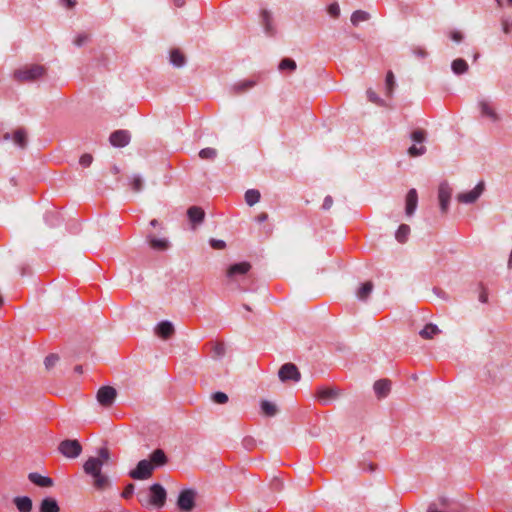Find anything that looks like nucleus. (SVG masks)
<instances>
[{
  "instance_id": "obj_49",
  "label": "nucleus",
  "mask_w": 512,
  "mask_h": 512,
  "mask_svg": "<svg viewBox=\"0 0 512 512\" xmlns=\"http://www.w3.org/2000/svg\"><path fill=\"white\" fill-rule=\"evenodd\" d=\"M333 205V198L331 196H326L324 201H323V205H322V208L324 210H329Z\"/></svg>"
},
{
  "instance_id": "obj_43",
  "label": "nucleus",
  "mask_w": 512,
  "mask_h": 512,
  "mask_svg": "<svg viewBox=\"0 0 512 512\" xmlns=\"http://www.w3.org/2000/svg\"><path fill=\"white\" fill-rule=\"evenodd\" d=\"M328 13L332 16V17H338L339 14H340V8H339V5L337 3H332L331 5H329L328 7Z\"/></svg>"
},
{
  "instance_id": "obj_27",
  "label": "nucleus",
  "mask_w": 512,
  "mask_h": 512,
  "mask_svg": "<svg viewBox=\"0 0 512 512\" xmlns=\"http://www.w3.org/2000/svg\"><path fill=\"white\" fill-rule=\"evenodd\" d=\"M410 234V227L406 224H401L395 233V238L399 243H405Z\"/></svg>"
},
{
  "instance_id": "obj_28",
  "label": "nucleus",
  "mask_w": 512,
  "mask_h": 512,
  "mask_svg": "<svg viewBox=\"0 0 512 512\" xmlns=\"http://www.w3.org/2000/svg\"><path fill=\"white\" fill-rule=\"evenodd\" d=\"M451 68L457 75L463 74L468 70V64L464 59L458 58L452 62Z\"/></svg>"
},
{
  "instance_id": "obj_13",
  "label": "nucleus",
  "mask_w": 512,
  "mask_h": 512,
  "mask_svg": "<svg viewBox=\"0 0 512 512\" xmlns=\"http://www.w3.org/2000/svg\"><path fill=\"white\" fill-rule=\"evenodd\" d=\"M28 479L34 485L39 486V487H43V488L52 487L53 484H54L52 478H50L48 476H43V475H41V474H39L37 472L29 473Z\"/></svg>"
},
{
  "instance_id": "obj_3",
  "label": "nucleus",
  "mask_w": 512,
  "mask_h": 512,
  "mask_svg": "<svg viewBox=\"0 0 512 512\" xmlns=\"http://www.w3.org/2000/svg\"><path fill=\"white\" fill-rule=\"evenodd\" d=\"M45 74V68L41 65H25L14 72V78L19 82H30L41 78Z\"/></svg>"
},
{
  "instance_id": "obj_12",
  "label": "nucleus",
  "mask_w": 512,
  "mask_h": 512,
  "mask_svg": "<svg viewBox=\"0 0 512 512\" xmlns=\"http://www.w3.org/2000/svg\"><path fill=\"white\" fill-rule=\"evenodd\" d=\"M130 141V134L125 130H118L110 135V143L115 147H124Z\"/></svg>"
},
{
  "instance_id": "obj_62",
  "label": "nucleus",
  "mask_w": 512,
  "mask_h": 512,
  "mask_svg": "<svg viewBox=\"0 0 512 512\" xmlns=\"http://www.w3.org/2000/svg\"><path fill=\"white\" fill-rule=\"evenodd\" d=\"M3 304V298L2 296L0 295V306Z\"/></svg>"
},
{
  "instance_id": "obj_24",
  "label": "nucleus",
  "mask_w": 512,
  "mask_h": 512,
  "mask_svg": "<svg viewBox=\"0 0 512 512\" xmlns=\"http://www.w3.org/2000/svg\"><path fill=\"white\" fill-rule=\"evenodd\" d=\"M149 461L154 465L155 468L156 466L164 465L167 462V458L161 449H157L152 452Z\"/></svg>"
},
{
  "instance_id": "obj_56",
  "label": "nucleus",
  "mask_w": 512,
  "mask_h": 512,
  "mask_svg": "<svg viewBox=\"0 0 512 512\" xmlns=\"http://www.w3.org/2000/svg\"><path fill=\"white\" fill-rule=\"evenodd\" d=\"M150 225L152 227H156L158 225V221L156 219H153V220L150 221Z\"/></svg>"
},
{
  "instance_id": "obj_2",
  "label": "nucleus",
  "mask_w": 512,
  "mask_h": 512,
  "mask_svg": "<svg viewBox=\"0 0 512 512\" xmlns=\"http://www.w3.org/2000/svg\"><path fill=\"white\" fill-rule=\"evenodd\" d=\"M166 497L167 493L163 486L155 483L151 485L148 494L142 492L138 494V501L142 506L161 508L165 504Z\"/></svg>"
},
{
  "instance_id": "obj_55",
  "label": "nucleus",
  "mask_w": 512,
  "mask_h": 512,
  "mask_svg": "<svg viewBox=\"0 0 512 512\" xmlns=\"http://www.w3.org/2000/svg\"><path fill=\"white\" fill-rule=\"evenodd\" d=\"M175 5L178 7H181L184 5V1L183 0H175Z\"/></svg>"
},
{
  "instance_id": "obj_57",
  "label": "nucleus",
  "mask_w": 512,
  "mask_h": 512,
  "mask_svg": "<svg viewBox=\"0 0 512 512\" xmlns=\"http://www.w3.org/2000/svg\"><path fill=\"white\" fill-rule=\"evenodd\" d=\"M417 53H418V55L420 57H425V55H426V52L424 50H421V49L419 51H417Z\"/></svg>"
},
{
  "instance_id": "obj_47",
  "label": "nucleus",
  "mask_w": 512,
  "mask_h": 512,
  "mask_svg": "<svg viewBox=\"0 0 512 512\" xmlns=\"http://www.w3.org/2000/svg\"><path fill=\"white\" fill-rule=\"evenodd\" d=\"M88 40V36L86 34H79L75 39H74V44L76 46H82L84 43H86Z\"/></svg>"
},
{
  "instance_id": "obj_42",
  "label": "nucleus",
  "mask_w": 512,
  "mask_h": 512,
  "mask_svg": "<svg viewBox=\"0 0 512 512\" xmlns=\"http://www.w3.org/2000/svg\"><path fill=\"white\" fill-rule=\"evenodd\" d=\"M92 161H93V158H92V156L90 154H84L79 159V163L83 167L90 166Z\"/></svg>"
},
{
  "instance_id": "obj_22",
  "label": "nucleus",
  "mask_w": 512,
  "mask_h": 512,
  "mask_svg": "<svg viewBox=\"0 0 512 512\" xmlns=\"http://www.w3.org/2000/svg\"><path fill=\"white\" fill-rule=\"evenodd\" d=\"M14 503L20 512H30L32 510V500L27 497H16Z\"/></svg>"
},
{
  "instance_id": "obj_40",
  "label": "nucleus",
  "mask_w": 512,
  "mask_h": 512,
  "mask_svg": "<svg viewBox=\"0 0 512 512\" xmlns=\"http://www.w3.org/2000/svg\"><path fill=\"white\" fill-rule=\"evenodd\" d=\"M426 151V148L425 146L421 145V146H416V145H412L409 150H408V153L410 156L412 157H416V156H420V155H423Z\"/></svg>"
},
{
  "instance_id": "obj_51",
  "label": "nucleus",
  "mask_w": 512,
  "mask_h": 512,
  "mask_svg": "<svg viewBox=\"0 0 512 512\" xmlns=\"http://www.w3.org/2000/svg\"><path fill=\"white\" fill-rule=\"evenodd\" d=\"M267 219H268V214H267V213H265V212L260 213V214H259V215H257V217H256V220H257L258 222H260V223H261V222L266 221Z\"/></svg>"
},
{
  "instance_id": "obj_5",
  "label": "nucleus",
  "mask_w": 512,
  "mask_h": 512,
  "mask_svg": "<svg viewBox=\"0 0 512 512\" xmlns=\"http://www.w3.org/2000/svg\"><path fill=\"white\" fill-rule=\"evenodd\" d=\"M196 492L192 489H185L180 492L177 499V506L184 512H190L195 507Z\"/></svg>"
},
{
  "instance_id": "obj_14",
  "label": "nucleus",
  "mask_w": 512,
  "mask_h": 512,
  "mask_svg": "<svg viewBox=\"0 0 512 512\" xmlns=\"http://www.w3.org/2000/svg\"><path fill=\"white\" fill-rule=\"evenodd\" d=\"M418 203V195L416 189L412 188L408 191L406 195V207L405 212L408 216L413 215L417 208Z\"/></svg>"
},
{
  "instance_id": "obj_4",
  "label": "nucleus",
  "mask_w": 512,
  "mask_h": 512,
  "mask_svg": "<svg viewBox=\"0 0 512 512\" xmlns=\"http://www.w3.org/2000/svg\"><path fill=\"white\" fill-rule=\"evenodd\" d=\"M154 465L147 459L139 461L136 468L129 472V476L136 480H145L151 477Z\"/></svg>"
},
{
  "instance_id": "obj_39",
  "label": "nucleus",
  "mask_w": 512,
  "mask_h": 512,
  "mask_svg": "<svg viewBox=\"0 0 512 512\" xmlns=\"http://www.w3.org/2000/svg\"><path fill=\"white\" fill-rule=\"evenodd\" d=\"M411 138L414 142L422 143L426 138V132L422 129H417L412 132Z\"/></svg>"
},
{
  "instance_id": "obj_38",
  "label": "nucleus",
  "mask_w": 512,
  "mask_h": 512,
  "mask_svg": "<svg viewBox=\"0 0 512 512\" xmlns=\"http://www.w3.org/2000/svg\"><path fill=\"white\" fill-rule=\"evenodd\" d=\"M394 85H395V80H394V75L391 71H389L386 75V90H387V95H391L392 94V91H393V88H394Z\"/></svg>"
},
{
  "instance_id": "obj_37",
  "label": "nucleus",
  "mask_w": 512,
  "mask_h": 512,
  "mask_svg": "<svg viewBox=\"0 0 512 512\" xmlns=\"http://www.w3.org/2000/svg\"><path fill=\"white\" fill-rule=\"evenodd\" d=\"M296 69V62L290 58L283 59L279 64V70H289L294 71Z\"/></svg>"
},
{
  "instance_id": "obj_6",
  "label": "nucleus",
  "mask_w": 512,
  "mask_h": 512,
  "mask_svg": "<svg viewBox=\"0 0 512 512\" xmlns=\"http://www.w3.org/2000/svg\"><path fill=\"white\" fill-rule=\"evenodd\" d=\"M278 376L282 382H298L301 379V374L297 366L293 363H285L282 365L279 369Z\"/></svg>"
},
{
  "instance_id": "obj_36",
  "label": "nucleus",
  "mask_w": 512,
  "mask_h": 512,
  "mask_svg": "<svg viewBox=\"0 0 512 512\" xmlns=\"http://www.w3.org/2000/svg\"><path fill=\"white\" fill-rule=\"evenodd\" d=\"M131 189L135 192H139L143 188V179L140 175H133L130 180Z\"/></svg>"
},
{
  "instance_id": "obj_26",
  "label": "nucleus",
  "mask_w": 512,
  "mask_h": 512,
  "mask_svg": "<svg viewBox=\"0 0 512 512\" xmlns=\"http://www.w3.org/2000/svg\"><path fill=\"white\" fill-rule=\"evenodd\" d=\"M170 62L176 67H181L185 64V56L179 49H173L170 52Z\"/></svg>"
},
{
  "instance_id": "obj_10",
  "label": "nucleus",
  "mask_w": 512,
  "mask_h": 512,
  "mask_svg": "<svg viewBox=\"0 0 512 512\" xmlns=\"http://www.w3.org/2000/svg\"><path fill=\"white\" fill-rule=\"evenodd\" d=\"M438 198L440 202V207L443 212L448 210L450 198H451V188L447 183H442L438 189Z\"/></svg>"
},
{
  "instance_id": "obj_50",
  "label": "nucleus",
  "mask_w": 512,
  "mask_h": 512,
  "mask_svg": "<svg viewBox=\"0 0 512 512\" xmlns=\"http://www.w3.org/2000/svg\"><path fill=\"white\" fill-rule=\"evenodd\" d=\"M451 39L456 41V42H459L462 40V34L461 32L459 31H454L451 33Z\"/></svg>"
},
{
  "instance_id": "obj_44",
  "label": "nucleus",
  "mask_w": 512,
  "mask_h": 512,
  "mask_svg": "<svg viewBox=\"0 0 512 512\" xmlns=\"http://www.w3.org/2000/svg\"><path fill=\"white\" fill-rule=\"evenodd\" d=\"M57 361H58L57 355L51 354V355L47 356L45 359L46 368L49 369V368L53 367Z\"/></svg>"
},
{
  "instance_id": "obj_16",
  "label": "nucleus",
  "mask_w": 512,
  "mask_h": 512,
  "mask_svg": "<svg viewBox=\"0 0 512 512\" xmlns=\"http://www.w3.org/2000/svg\"><path fill=\"white\" fill-rule=\"evenodd\" d=\"M155 332L159 337L163 339H168L173 335L174 327L171 322L162 321L157 325Z\"/></svg>"
},
{
  "instance_id": "obj_45",
  "label": "nucleus",
  "mask_w": 512,
  "mask_h": 512,
  "mask_svg": "<svg viewBox=\"0 0 512 512\" xmlns=\"http://www.w3.org/2000/svg\"><path fill=\"white\" fill-rule=\"evenodd\" d=\"M133 493H134V485L128 484L122 492V497L125 499H128L133 495Z\"/></svg>"
},
{
  "instance_id": "obj_25",
  "label": "nucleus",
  "mask_w": 512,
  "mask_h": 512,
  "mask_svg": "<svg viewBox=\"0 0 512 512\" xmlns=\"http://www.w3.org/2000/svg\"><path fill=\"white\" fill-rule=\"evenodd\" d=\"M440 333L439 328L434 324H427L420 332L419 335L423 339H432L434 336Z\"/></svg>"
},
{
  "instance_id": "obj_60",
  "label": "nucleus",
  "mask_w": 512,
  "mask_h": 512,
  "mask_svg": "<svg viewBox=\"0 0 512 512\" xmlns=\"http://www.w3.org/2000/svg\"><path fill=\"white\" fill-rule=\"evenodd\" d=\"M222 349H223L222 347H217V352H218V353H221V352H222Z\"/></svg>"
},
{
  "instance_id": "obj_7",
  "label": "nucleus",
  "mask_w": 512,
  "mask_h": 512,
  "mask_svg": "<svg viewBox=\"0 0 512 512\" xmlns=\"http://www.w3.org/2000/svg\"><path fill=\"white\" fill-rule=\"evenodd\" d=\"M59 451L67 458H76L81 454L82 447L77 440H64L59 444Z\"/></svg>"
},
{
  "instance_id": "obj_61",
  "label": "nucleus",
  "mask_w": 512,
  "mask_h": 512,
  "mask_svg": "<svg viewBox=\"0 0 512 512\" xmlns=\"http://www.w3.org/2000/svg\"><path fill=\"white\" fill-rule=\"evenodd\" d=\"M478 57H479V54H478V53H476V54L474 55V60H477V58H478Z\"/></svg>"
},
{
  "instance_id": "obj_34",
  "label": "nucleus",
  "mask_w": 512,
  "mask_h": 512,
  "mask_svg": "<svg viewBox=\"0 0 512 512\" xmlns=\"http://www.w3.org/2000/svg\"><path fill=\"white\" fill-rule=\"evenodd\" d=\"M217 156V151L214 148H204L199 152V157L204 160H213Z\"/></svg>"
},
{
  "instance_id": "obj_20",
  "label": "nucleus",
  "mask_w": 512,
  "mask_h": 512,
  "mask_svg": "<svg viewBox=\"0 0 512 512\" xmlns=\"http://www.w3.org/2000/svg\"><path fill=\"white\" fill-rule=\"evenodd\" d=\"M187 215L192 223L198 224L203 221L205 213L202 208L192 206L188 209Z\"/></svg>"
},
{
  "instance_id": "obj_54",
  "label": "nucleus",
  "mask_w": 512,
  "mask_h": 512,
  "mask_svg": "<svg viewBox=\"0 0 512 512\" xmlns=\"http://www.w3.org/2000/svg\"><path fill=\"white\" fill-rule=\"evenodd\" d=\"M503 31L505 33H508L509 32V27H508V23L507 22H503Z\"/></svg>"
},
{
  "instance_id": "obj_53",
  "label": "nucleus",
  "mask_w": 512,
  "mask_h": 512,
  "mask_svg": "<svg viewBox=\"0 0 512 512\" xmlns=\"http://www.w3.org/2000/svg\"><path fill=\"white\" fill-rule=\"evenodd\" d=\"M480 301L483 303L487 302V294L485 292L480 294Z\"/></svg>"
},
{
  "instance_id": "obj_23",
  "label": "nucleus",
  "mask_w": 512,
  "mask_h": 512,
  "mask_svg": "<svg viewBox=\"0 0 512 512\" xmlns=\"http://www.w3.org/2000/svg\"><path fill=\"white\" fill-rule=\"evenodd\" d=\"M373 290V283L367 281L363 283L356 292V296L361 301H366Z\"/></svg>"
},
{
  "instance_id": "obj_46",
  "label": "nucleus",
  "mask_w": 512,
  "mask_h": 512,
  "mask_svg": "<svg viewBox=\"0 0 512 512\" xmlns=\"http://www.w3.org/2000/svg\"><path fill=\"white\" fill-rule=\"evenodd\" d=\"M210 245L212 248L218 249V250L223 249L226 246L225 242L223 240H217V239H211Z\"/></svg>"
},
{
  "instance_id": "obj_33",
  "label": "nucleus",
  "mask_w": 512,
  "mask_h": 512,
  "mask_svg": "<svg viewBox=\"0 0 512 512\" xmlns=\"http://www.w3.org/2000/svg\"><path fill=\"white\" fill-rule=\"evenodd\" d=\"M261 410L266 416H274L277 412L276 405L272 402L264 400L261 402Z\"/></svg>"
},
{
  "instance_id": "obj_29",
  "label": "nucleus",
  "mask_w": 512,
  "mask_h": 512,
  "mask_svg": "<svg viewBox=\"0 0 512 512\" xmlns=\"http://www.w3.org/2000/svg\"><path fill=\"white\" fill-rule=\"evenodd\" d=\"M12 139L16 145H18L21 148H24L27 143V134H26L25 130L17 129L13 133Z\"/></svg>"
},
{
  "instance_id": "obj_31",
  "label": "nucleus",
  "mask_w": 512,
  "mask_h": 512,
  "mask_svg": "<svg viewBox=\"0 0 512 512\" xmlns=\"http://www.w3.org/2000/svg\"><path fill=\"white\" fill-rule=\"evenodd\" d=\"M260 192L256 189H249L245 193V201L249 206H253L260 200Z\"/></svg>"
},
{
  "instance_id": "obj_30",
  "label": "nucleus",
  "mask_w": 512,
  "mask_h": 512,
  "mask_svg": "<svg viewBox=\"0 0 512 512\" xmlns=\"http://www.w3.org/2000/svg\"><path fill=\"white\" fill-rule=\"evenodd\" d=\"M370 15L368 12L363 10H357L351 15V23L357 26L359 23L369 20Z\"/></svg>"
},
{
  "instance_id": "obj_59",
  "label": "nucleus",
  "mask_w": 512,
  "mask_h": 512,
  "mask_svg": "<svg viewBox=\"0 0 512 512\" xmlns=\"http://www.w3.org/2000/svg\"><path fill=\"white\" fill-rule=\"evenodd\" d=\"M508 6L512 7V0H506Z\"/></svg>"
},
{
  "instance_id": "obj_17",
  "label": "nucleus",
  "mask_w": 512,
  "mask_h": 512,
  "mask_svg": "<svg viewBox=\"0 0 512 512\" xmlns=\"http://www.w3.org/2000/svg\"><path fill=\"white\" fill-rule=\"evenodd\" d=\"M391 389V382L387 379H381L374 383L375 394L380 397H386Z\"/></svg>"
},
{
  "instance_id": "obj_32",
  "label": "nucleus",
  "mask_w": 512,
  "mask_h": 512,
  "mask_svg": "<svg viewBox=\"0 0 512 512\" xmlns=\"http://www.w3.org/2000/svg\"><path fill=\"white\" fill-rule=\"evenodd\" d=\"M337 393L333 389L321 388L317 392V397L320 400L327 401L335 398Z\"/></svg>"
},
{
  "instance_id": "obj_58",
  "label": "nucleus",
  "mask_w": 512,
  "mask_h": 512,
  "mask_svg": "<svg viewBox=\"0 0 512 512\" xmlns=\"http://www.w3.org/2000/svg\"><path fill=\"white\" fill-rule=\"evenodd\" d=\"M75 371H76L77 373H82V366H76V367H75Z\"/></svg>"
},
{
  "instance_id": "obj_41",
  "label": "nucleus",
  "mask_w": 512,
  "mask_h": 512,
  "mask_svg": "<svg viewBox=\"0 0 512 512\" xmlns=\"http://www.w3.org/2000/svg\"><path fill=\"white\" fill-rule=\"evenodd\" d=\"M212 399L217 404H225L228 401V396L223 392H216L212 395Z\"/></svg>"
},
{
  "instance_id": "obj_9",
  "label": "nucleus",
  "mask_w": 512,
  "mask_h": 512,
  "mask_svg": "<svg viewBox=\"0 0 512 512\" xmlns=\"http://www.w3.org/2000/svg\"><path fill=\"white\" fill-rule=\"evenodd\" d=\"M483 190H484V183L480 182L472 190H470L468 192L460 193L457 196V200L460 203H464V204L474 203L480 197Z\"/></svg>"
},
{
  "instance_id": "obj_35",
  "label": "nucleus",
  "mask_w": 512,
  "mask_h": 512,
  "mask_svg": "<svg viewBox=\"0 0 512 512\" xmlns=\"http://www.w3.org/2000/svg\"><path fill=\"white\" fill-rule=\"evenodd\" d=\"M255 85V82L252 80H243L234 85V90L236 92H244Z\"/></svg>"
},
{
  "instance_id": "obj_52",
  "label": "nucleus",
  "mask_w": 512,
  "mask_h": 512,
  "mask_svg": "<svg viewBox=\"0 0 512 512\" xmlns=\"http://www.w3.org/2000/svg\"><path fill=\"white\" fill-rule=\"evenodd\" d=\"M61 2L69 8L76 4V0H61Z\"/></svg>"
},
{
  "instance_id": "obj_18",
  "label": "nucleus",
  "mask_w": 512,
  "mask_h": 512,
  "mask_svg": "<svg viewBox=\"0 0 512 512\" xmlns=\"http://www.w3.org/2000/svg\"><path fill=\"white\" fill-rule=\"evenodd\" d=\"M261 20H262V24L265 28L266 33L270 36H273L275 34L276 30H275V27L273 26V19H272L271 13L267 10H262L261 11Z\"/></svg>"
},
{
  "instance_id": "obj_21",
  "label": "nucleus",
  "mask_w": 512,
  "mask_h": 512,
  "mask_svg": "<svg viewBox=\"0 0 512 512\" xmlns=\"http://www.w3.org/2000/svg\"><path fill=\"white\" fill-rule=\"evenodd\" d=\"M60 508L58 503L53 498H45L40 504V512H59Z\"/></svg>"
},
{
  "instance_id": "obj_48",
  "label": "nucleus",
  "mask_w": 512,
  "mask_h": 512,
  "mask_svg": "<svg viewBox=\"0 0 512 512\" xmlns=\"http://www.w3.org/2000/svg\"><path fill=\"white\" fill-rule=\"evenodd\" d=\"M367 96H368V98H369V100L371 102H374V103H377V104H379L381 102V100L379 99L377 94L374 91H372V90H368L367 91Z\"/></svg>"
},
{
  "instance_id": "obj_1",
  "label": "nucleus",
  "mask_w": 512,
  "mask_h": 512,
  "mask_svg": "<svg viewBox=\"0 0 512 512\" xmlns=\"http://www.w3.org/2000/svg\"><path fill=\"white\" fill-rule=\"evenodd\" d=\"M108 460V449L101 448L98 457H90L83 465L85 473L93 478V486L97 490H105L110 486L108 476L102 473V467Z\"/></svg>"
},
{
  "instance_id": "obj_8",
  "label": "nucleus",
  "mask_w": 512,
  "mask_h": 512,
  "mask_svg": "<svg viewBox=\"0 0 512 512\" xmlns=\"http://www.w3.org/2000/svg\"><path fill=\"white\" fill-rule=\"evenodd\" d=\"M117 396L116 390L111 386H103L97 392V401L104 407H110Z\"/></svg>"
},
{
  "instance_id": "obj_15",
  "label": "nucleus",
  "mask_w": 512,
  "mask_h": 512,
  "mask_svg": "<svg viewBox=\"0 0 512 512\" xmlns=\"http://www.w3.org/2000/svg\"><path fill=\"white\" fill-rule=\"evenodd\" d=\"M147 241L150 247L156 251H165L170 246L169 241L166 238H157L153 235H148Z\"/></svg>"
},
{
  "instance_id": "obj_63",
  "label": "nucleus",
  "mask_w": 512,
  "mask_h": 512,
  "mask_svg": "<svg viewBox=\"0 0 512 512\" xmlns=\"http://www.w3.org/2000/svg\"><path fill=\"white\" fill-rule=\"evenodd\" d=\"M498 5H502L501 0H496Z\"/></svg>"
},
{
  "instance_id": "obj_11",
  "label": "nucleus",
  "mask_w": 512,
  "mask_h": 512,
  "mask_svg": "<svg viewBox=\"0 0 512 512\" xmlns=\"http://www.w3.org/2000/svg\"><path fill=\"white\" fill-rule=\"evenodd\" d=\"M251 269V265L248 262H240L233 264L227 270V276L231 279H236L239 276L245 275Z\"/></svg>"
},
{
  "instance_id": "obj_19",
  "label": "nucleus",
  "mask_w": 512,
  "mask_h": 512,
  "mask_svg": "<svg viewBox=\"0 0 512 512\" xmlns=\"http://www.w3.org/2000/svg\"><path fill=\"white\" fill-rule=\"evenodd\" d=\"M479 107L481 109L482 116L487 117L492 121L498 120V116H497L494 108L490 105V103L488 101L480 100Z\"/></svg>"
},
{
  "instance_id": "obj_64",
  "label": "nucleus",
  "mask_w": 512,
  "mask_h": 512,
  "mask_svg": "<svg viewBox=\"0 0 512 512\" xmlns=\"http://www.w3.org/2000/svg\"><path fill=\"white\" fill-rule=\"evenodd\" d=\"M244 308L247 310H250L249 306H247V305H244Z\"/></svg>"
}]
</instances>
